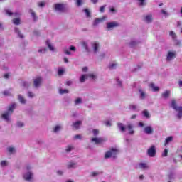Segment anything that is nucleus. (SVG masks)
Here are the masks:
<instances>
[{"mask_svg": "<svg viewBox=\"0 0 182 182\" xmlns=\"http://www.w3.org/2000/svg\"><path fill=\"white\" fill-rule=\"evenodd\" d=\"M16 103H13L8 107L7 111L2 114V118L6 122H11V115L14 113V110L16 109Z\"/></svg>", "mask_w": 182, "mask_h": 182, "instance_id": "nucleus-1", "label": "nucleus"}, {"mask_svg": "<svg viewBox=\"0 0 182 182\" xmlns=\"http://www.w3.org/2000/svg\"><path fill=\"white\" fill-rule=\"evenodd\" d=\"M53 9L55 12L64 14V12L68 11V5L65 3H55L53 6Z\"/></svg>", "mask_w": 182, "mask_h": 182, "instance_id": "nucleus-2", "label": "nucleus"}, {"mask_svg": "<svg viewBox=\"0 0 182 182\" xmlns=\"http://www.w3.org/2000/svg\"><path fill=\"white\" fill-rule=\"evenodd\" d=\"M119 149L111 148L105 154V159H117V154H119Z\"/></svg>", "mask_w": 182, "mask_h": 182, "instance_id": "nucleus-3", "label": "nucleus"}, {"mask_svg": "<svg viewBox=\"0 0 182 182\" xmlns=\"http://www.w3.org/2000/svg\"><path fill=\"white\" fill-rule=\"evenodd\" d=\"M90 51L93 55H97L100 52V43L99 41H92L90 43Z\"/></svg>", "mask_w": 182, "mask_h": 182, "instance_id": "nucleus-4", "label": "nucleus"}, {"mask_svg": "<svg viewBox=\"0 0 182 182\" xmlns=\"http://www.w3.org/2000/svg\"><path fill=\"white\" fill-rule=\"evenodd\" d=\"M177 58V51L174 50H169L167 51L166 55V62H171L172 60H174Z\"/></svg>", "mask_w": 182, "mask_h": 182, "instance_id": "nucleus-5", "label": "nucleus"}, {"mask_svg": "<svg viewBox=\"0 0 182 182\" xmlns=\"http://www.w3.org/2000/svg\"><path fill=\"white\" fill-rule=\"evenodd\" d=\"M120 26V24L117 21L107 22L106 23V29L107 31H113L114 28Z\"/></svg>", "mask_w": 182, "mask_h": 182, "instance_id": "nucleus-6", "label": "nucleus"}, {"mask_svg": "<svg viewBox=\"0 0 182 182\" xmlns=\"http://www.w3.org/2000/svg\"><path fill=\"white\" fill-rule=\"evenodd\" d=\"M107 19V16H103L101 18H97L94 20L92 23V26L96 27L98 26L99 23H102V22H105Z\"/></svg>", "mask_w": 182, "mask_h": 182, "instance_id": "nucleus-7", "label": "nucleus"}, {"mask_svg": "<svg viewBox=\"0 0 182 182\" xmlns=\"http://www.w3.org/2000/svg\"><path fill=\"white\" fill-rule=\"evenodd\" d=\"M43 79L41 77H37L33 80V87L35 89H39L42 86Z\"/></svg>", "mask_w": 182, "mask_h": 182, "instance_id": "nucleus-8", "label": "nucleus"}, {"mask_svg": "<svg viewBox=\"0 0 182 182\" xmlns=\"http://www.w3.org/2000/svg\"><path fill=\"white\" fill-rule=\"evenodd\" d=\"M23 177L26 181H31L33 178V172L32 171H28L24 173Z\"/></svg>", "mask_w": 182, "mask_h": 182, "instance_id": "nucleus-9", "label": "nucleus"}, {"mask_svg": "<svg viewBox=\"0 0 182 182\" xmlns=\"http://www.w3.org/2000/svg\"><path fill=\"white\" fill-rule=\"evenodd\" d=\"M106 141V139L102 138V137H92L91 139V143H95V144H102V143H105Z\"/></svg>", "mask_w": 182, "mask_h": 182, "instance_id": "nucleus-10", "label": "nucleus"}, {"mask_svg": "<svg viewBox=\"0 0 182 182\" xmlns=\"http://www.w3.org/2000/svg\"><path fill=\"white\" fill-rule=\"evenodd\" d=\"M156 146L152 145L149 149L147 150V154L149 157H156Z\"/></svg>", "mask_w": 182, "mask_h": 182, "instance_id": "nucleus-11", "label": "nucleus"}, {"mask_svg": "<svg viewBox=\"0 0 182 182\" xmlns=\"http://www.w3.org/2000/svg\"><path fill=\"white\" fill-rule=\"evenodd\" d=\"M70 50L71 52H76V47H75L73 46H70L68 48H63V52L65 55H72V53L70 52Z\"/></svg>", "mask_w": 182, "mask_h": 182, "instance_id": "nucleus-12", "label": "nucleus"}, {"mask_svg": "<svg viewBox=\"0 0 182 182\" xmlns=\"http://www.w3.org/2000/svg\"><path fill=\"white\" fill-rule=\"evenodd\" d=\"M170 96H171V91L168 90H165L161 95V97L163 99V100H167L168 99H170Z\"/></svg>", "mask_w": 182, "mask_h": 182, "instance_id": "nucleus-13", "label": "nucleus"}, {"mask_svg": "<svg viewBox=\"0 0 182 182\" xmlns=\"http://www.w3.org/2000/svg\"><path fill=\"white\" fill-rule=\"evenodd\" d=\"M66 168L68 170H75V168H77V162L69 161L66 165Z\"/></svg>", "mask_w": 182, "mask_h": 182, "instance_id": "nucleus-14", "label": "nucleus"}, {"mask_svg": "<svg viewBox=\"0 0 182 182\" xmlns=\"http://www.w3.org/2000/svg\"><path fill=\"white\" fill-rule=\"evenodd\" d=\"M63 129V125L62 124H56L53 127V132L58 134Z\"/></svg>", "mask_w": 182, "mask_h": 182, "instance_id": "nucleus-15", "label": "nucleus"}, {"mask_svg": "<svg viewBox=\"0 0 182 182\" xmlns=\"http://www.w3.org/2000/svg\"><path fill=\"white\" fill-rule=\"evenodd\" d=\"M144 22L146 23H151L153 22V14H150L144 16Z\"/></svg>", "mask_w": 182, "mask_h": 182, "instance_id": "nucleus-16", "label": "nucleus"}, {"mask_svg": "<svg viewBox=\"0 0 182 182\" xmlns=\"http://www.w3.org/2000/svg\"><path fill=\"white\" fill-rule=\"evenodd\" d=\"M144 133H145V134H153L154 129L151 126H147L144 128Z\"/></svg>", "mask_w": 182, "mask_h": 182, "instance_id": "nucleus-17", "label": "nucleus"}, {"mask_svg": "<svg viewBox=\"0 0 182 182\" xmlns=\"http://www.w3.org/2000/svg\"><path fill=\"white\" fill-rule=\"evenodd\" d=\"M137 167L141 170H149L150 168V167L146 162H140L139 164H138Z\"/></svg>", "mask_w": 182, "mask_h": 182, "instance_id": "nucleus-18", "label": "nucleus"}, {"mask_svg": "<svg viewBox=\"0 0 182 182\" xmlns=\"http://www.w3.org/2000/svg\"><path fill=\"white\" fill-rule=\"evenodd\" d=\"M139 99L141 100H144V99L147 98V93L142 89H139Z\"/></svg>", "mask_w": 182, "mask_h": 182, "instance_id": "nucleus-19", "label": "nucleus"}, {"mask_svg": "<svg viewBox=\"0 0 182 182\" xmlns=\"http://www.w3.org/2000/svg\"><path fill=\"white\" fill-rule=\"evenodd\" d=\"M17 99L19 102V103H21V105H26V102H28V100L26 99L25 97H23V95L18 94L17 95Z\"/></svg>", "mask_w": 182, "mask_h": 182, "instance_id": "nucleus-20", "label": "nucleus"}, {"mask_svg": "<svg viewBox=\"0 0 182 182\" xmlns=\"http://www.w3.org/2000/svg\"><path fill=\"white\" fill-rule=\"evenodd\" d=\"M4 13H5L6 15H8V16H19L21 15L20 13H18V12L13 13L9 9L4 10Z\"/></svg>", "mask_w": 182, "mask_h": 182, "instance_id": "nucleus-21", "label": "nucleus"}, {"mask_svg": "<svg viewBox=\"0 0 182 182\" xmlns=\"http://www.w3.org/2000/svg\"><path fill=\"white\" fill-rule=\"evenodd\" d=\"M6 150L9 154H15L16 153V148L14 145L7 147Z\"/></svg>", "mask_w": 182, "mask_h": 182, "instance_id": "nucleus-22", "label": "nucleus"}, {"mask_svg": "<svg viewBox=\"0 0 182 182\" xmlns=\"http://www.w3.org/2000/svg\"><path fill=\"white\" fill-rule=\"evenodd\" d=\"M117 128H118V130H119V132H122V133H124L127 129V127L124 126V124L122 122L117 123Z\"/></svg>", "mask_w": 182, "mask_h": 182, "instance_id": "nucleus-23", "label": "nucleus"}, {"mask_svg": "<svg viewBox=\"0 0 182 182\" xmlns=\"http://www.w3.org/2000/svg\"><path fill=\"white\" fill-rule=\"evenodd\" d=\"M29 14L31 15V18L34 21V22H36L38 21V16H36V13L33 9H30L28 11Z\"/></svg>", "mask_w": 182, "mask_h": 182, "instance_id": "nucleus-24", "label": "nucleus"}, {"mask_svg": "<svg viewBox=\"0 0 182 182\" xmlns=\"http://www.w3.org/2000/svg\"><path fill=\"white\" fill-rule=\"evenodd\" d=\"M171 107L173 109V110H177L178 107H177V100L176 99L171 100Z\"/></svg>", "mask_w": 182, "mask_h": 182, "instance_id": "nucleus-25", "label": "nucleus"}, {"mask_svg": "<svg viewBox=\"0 0 182 182\" xmlns=\"http://www.w3.org/2000/svg\"><path fill=\"white\" fill-rule=\"evenodd\" d=\"M140 43V41H136V40H132L129 43V48H136L137 45Z\"/></svg>", "mask_w": 182, "mask_h": 182, "instance_id": "nucleus-26", "label": "nucleus"}, {"mask_svg": "<svg viewBox=\"0 0 182 182\" xmlns=\"http://www.w3.org/2000/svg\"><path fill=\"white\" fill-rule=\"evenodd\" d=\"M81 125H82V121H77L73 123L72 127H73V129H75V130H77Z\"/></svg>", "mask_w": 182, "mask_h": 182, "instance_id": "nucleus-27", "label": "nucleus"}, {"mask_svg": "<svg viewBox=\"0 0 182 182\" xmlns=\"http://www.w3.org/2000/svg\"><path fill=\"white\" fill-rule=\"evenodd\" d=\"M133 124H129L126 129H127V130L129 131V134H134V130L133 129Z\"/></svg>", "mask_w": 182, "mask_h": 182, "instance_id": "nucleus-28", "label": "nucleus"}, {"mask_svg": "<svg viewBox=\"0 0 182 182\" xmlns=\"http://www.w3.org/2000/svg\"><path fill=\"white\" fill-rule=\"evenodd\" d=\"M14 31L16 33H17L18 36L21 39H23V38H25V36L21 32V30H19L17 27L14 28Z\"/></svg>", "mask_w": 182, "mask_h": 182, "instance_id": "nucleus-29", "label": "nucleus"}, {"mask_svg": "<svg viewBox=\"0 0 182 182\" xmlns=\"http://www.w3.org/2000/svg\"><path fill=\"white\" fill-rule=\"evenodd\" d=\"M83 103V100L81 97H77L74 100V106H79V105H82Z\"/></svg>", "mask_w": 182, "mask_h": 182, "instance_id": "nucleus-30", "label": "nucleus"}, {"mask_svg": "<svg viewBox=\"0 0 182 182\" xmlns=\"http://www.w3.org/2000/svg\"><path fill=\"white\" fill-rule=\"evenodd\" d=\"M46 45L51 52H55V47H53V45H52V43H50V41H46Z\"/></svg>", "mask_w": 182, "mask_h": 182, "instance_id": "nucleus-31", "label": "nucleus"}, {"mask_svg": "<svg viewBox=\"0 0 182 182\" xmlns=\"http://www.w3.org/2000/svg\"><path fill=\"white\" fill-rule=\"evenodd\" d=\"M73 150H75L73 145H68L65 149V151L68 154L71 153Z\"/></svg>", "mask_w": 182, "mask_h": 182, "instance_id": "nucleus-32", "label": "nucleus"}, {"mask_svg": "<svg viewBox=\"0 0 182 182\" xmlns=\"http://www.w3.org/2000/svg\"><path fill=\"white\" fill-rule=\"evenodd\" d=\"M87 79H89V77H87V74H83L82 76L80 77V83H85Z\"/></svg>", "mask_w": 182, "mask_h": 182, "instance_id": "nucleus-33", "label": "nucleus"}, {"mask_svg": "<svg viewBox=\"0 0 182 182\" xmlns=\"http://www.w3.org/2000/svg\"><path fill=\"white\" fill-rule=\"evenodd\" d=\"M9 162L7 160H2L0 161V166L3 168L5 167H8Z\"/></svg>", "mask_w": 182, "mask_h": 182, "instance_id": "nucleus-34", "label": "nucleus"}, {"mask_svg": "<svg viewBox=\"0 0 182 182\" xmlns=\"http://www.w3.org/2000/svg\"><path fill=\"white\" fill-rule=\"evenodd\" d=\"M16 127L18 129H22V127H25V123L22 121H17L16 123Z\"/></svg>", "mask_w": 182, "mask_h": 182, "instance_id": "nucleus-35", "label": "nucleus"}, {"mask_svg": "<svg viewBox=\"0 0 182 182\" xmlns=\"http://www.w3.org/2000/svg\"><path fill=\"white\" fill-rule=\"evenodd\" d=\"M176 112H178L177 114L178 119H181L182 118V107L180 106L176 110Z\"/></svg>", "mask_w": 182, "mask_h": 182, "instance_id": "nucleus-36", "label": "nucleus"}, {"mask_svg": "<svg viewBox=\"0 0 182 182\" xmlns=\"http://www.w3.org/2000/svg\"><path fill=\"white\" fill-rule=\"evenodd\" d=\"M173 136H168L165 139V143H164V146H167L168 144H170V143H171V141H173Z\"/></svg>", "mask_w": 182, "mask_h": 182, "instance_id": "nucleus-37", "label": "nucleus"}, {"mask_svg": "<svg viewBox=\"0 0 182 182\" xmlns=\"http://www.w3.org/2000/svg\"><path fill=\"white\" fill-rule=\"evenodd\" d=\"M59 95H68V93H69V90L68 89H59L58 90Z\"/></svg>", "mask_w": 182, "mask_h": 182, "instance_id": "nucleus-38", "label": "nucleus"}, {"mask_svg": "<svg viewBox=\"0 0 182 182\" xmlns=\"http://www.w3.org/2000/svg\"><path fill=\"white\" fill-rule=\"evenodd\" d=\"M87 75L88 78L90 77V79H92L93 80H96V79H97V75H96V73H88Z\"/></svg>", "mask_w": 182, "mask_h": 182, "instance_id": "nucleus-39", "label": "nucleus"}, {"mask_svg": "<svg viewBox=\"0 0 182 182\" xmlns=\"http://www.w3.org/2000/svg\"><path fill=\"white\" fill-rule=\"evenodd\" d=\"M169 36L172 38L173 41L177 39V34H176V32L173 31H169Z\"/></svg>", "mask_w": 182, "mask_h": 182, "instance_id": "nucleus-40", "label": "nucleus"}, {"mask_svg": "<svg viewBox=\"0 0 182 182\" xmlns=\"http://www.w3.org/2000/svg\"><path fill=\"white\" fill-rule=\"evenodd\" d=\"M82 47L86 50V52H90V48H89V45L86 42H82Z\"/></svg>", "mask_w": 182, "mask_h": 182, "instance_id": "nucleus-41", "label": "nucleus"}, {"mask_svg": "<svg viewBox=\"0 0 182 182\" xmlns=\"http://www.w3.org/2000/svg\"><path fill=\"white\" fill-rule=\"evenodd\" d=\"M149 87H151L154 92H159V90H160V88H159V87H156L154 83H151L149 85Z\"/></svg>", "mask_w": 182, "mask_h": 182, "instance_id": "nucleus-42", "label": "nucleus"}, {"mask_svg": "<svg viewBox=\"0 0 182 182\" xmlns=\"http://www.w3.org/2000/svg\"><path fill=\"white\" fill-rule=\"evenodd\" d=\"M83 12H85L87 18H92V14H91L90 10H89V9H85L83 10Z\"/></svg>", "mask_w": 182, "mask_h": 182, "instance_id": "nucleus-43", "label": "nucleus"}, {"mask_svg": "<svg viewBox=\"0 0 182 182\" xmlns=\"http://www.w3.org/2000/svg\"><path fill=\"white\" fill-rule=\"evenodd\" d=\"M161 14L164 15V18H168L170 16V13L164 9L161 10Z\"/></svg>", "mask_w": 182, "mask_h": 182, "instance_id": "nucleus-44", "label": "nucleus"}, {"mask_svg": "<svg viewBox=\"0 0 182 182\" xmlns=\"http://www.w3.org/2000/svg\"><path fill=\"white\" fill-rule=\"evenodd\" d=\"M31 86V82L24 81L21 84V87H24L25 89H28Z\"/></svg>", "mask_w": 182, "mask_h": 182, "instance_id": "nucleus-45", "label": "nucleus"}, {"mask_svg": "<svg viewBox=\"0 0 182 182\" xmlns=\"http://www.w3.org/2000/svg\"><path fill=\"white\" fill-rule=\"evenodd\" d=\"M12 22H13V23H14V25H16V26L21 25V18H14V19L12 20Z\"/></svg>", "mask_w": 182, "mask_h": 182, "instance_id": "nucleus-46", "label": "nucleus"}, {"mask_svg": "<svg viewBox=\"0 0 182 182\" xmlns=\"http://www.w3.org/2000/svg\"><path fill=\"white\" fill-rule=\"evenodd\" d=\"M129 109L131 110H134V112H139V106L137 105H129Z\"/></svg>", "mask_w": 182, "mask_h": 182, "instance_id": "nucleus-47", "label": "nucleus"}, {"mask_svg": "<svg viewBox=\"0 0 182 182\" xmlns=\"http://www.w3.org/2000/svg\"><path fill=\"white\" fill-rule=\"evenodd\" d=\"M142 113L144 117H146V119H150V113L149 112V111H147V109H144Z\"/></svg>", "mask_w": 182, "mask_h": 182, "instance_id": "nucleus-48", "label": "nucleus"}, {"mask_svg": "<svg viewBox=\"0 0 182 182\" xmlns=\"http://www.w3.org/2000/svg\"><path fill=\"white\" fill-rule=\"evenodd\" d=\"M100 174V172H99V171H92V172H90V177H97V176H99Z\"/></svg>", "mask_w": 182, "mask_h": 182, "instance_id": "nucleus-49", "label": "nucleus"}, {"mask_svg": "<svg viewBox=\"0 0 182 182\" xmlns=\"http://www.w3.org/2000/svg\"><path fill=\"white\" fill-rule=\"evenodd\" d=\"M39 8H45L46 5V1H40L37 4Z\"/></svg>", "mask_w": 182, "mask_h": 182, "instance_id": "nucleus-50", "label": "nucleus"}, {"mask_svg": "<svg viewBox=\"0 0 182 182\" xmlns=\"http://www.w3.org/2000/svg\"><path fill=\"white\" fill-rule=\"evenodd\" d=\"M119 66V64L117 63H112L109 65V69H116Z\"/></svg>", "mask_w": 182, "mask_h": 182, "instance_id": "nucleus-51", "label": "nucleus"}, {"mask_svg": "<svg viewBox=\"0 0 182 182\" xmlns=\"http://www.w3.org/2000/svg\"><path fill=\"white\" fill-rule=\"evenodd\" d=\"M38 53H46L48 52V48H41L38 49Z\"/></svg>", "mask_w": 182, "mask_h": 182, "instance_id": "nucleus-52", "label": "nucleus"}, {"mask_svg": "<svg viewBox=\"0 0 182 182\" xmlns=\"http://www.w3.org/2000/svg\"><path fill=\"white\" fill-rule=\"evenodd\" d=\"M85 4V0H76L77 6H82Z\"/></svg>", "mask_w": 182, "mask_h": 182, "instance_id": "nucleus-53", "label": "nucleus"}, {"mask_svg": "<svg viewBox=\"0 0 182 182\" xmlns=\"http://www.w3.org/2000/svg\"><path fill=\"white\" fill-rule=\"evenodd\" d=\"M176 46H181V41L178 40V39H176V40H173V41Z\"/></svg>", "mask_w": 182, "mask_h": 182, "instance_id": "nucleus-54", "label": "nucleus"}, {"mask_svg": "<svg viewBox=\"0 0 182 182\" xmlns=\"http://www.w3.org/2000/svg\"><path fill=\"white\" fill-rule=\"evenodd\" d=\"M28 97H30V99H33L35 97V94L31 91H28L27 93Z\"/></svg>", "mask_w": 182, "mask_h": 182, "instance_id": "nucleus-55", "label": "nucleus"}, {"mask_svg": "<svg viewBox=\"0 0 182 182\" xmlns=\"http://www.w3.org/2000/svg\"><path fill=\"white\" fill-rule=\"evenodd\" d=\"M92 134L95 137H97V136L99 135V129H93Z\"/></svg>", "mask_w": 182, "mask_h": 182, "instance_id": "nucleus-56", "label": "nucleus"}, {"mask_svg": "<svg viewBox=\"0 0 182 182\" xmlns=\"http://www.w3.org/2000/svg\"><path fill=\"white\" fill-rule=\"evenodd\" d=\"M105 9H106V5L100 6L99 9L100 14H103L105 12Z\"/></svg>", "mask_w": 182, "mask_h": 182, "instance_id": "nucleus-57", "label": "nucleus"}, {"mask_svg": "<svg viewBox=\"0 0 182 182\" xmlns=\"http://www.w3.org/2000/svg\"><path fill=\"white\" fill-rule=\"evenodd\" d=\"M117 85L119 86V87H122L123 86V84L119 79H117Z\"/></svg>", "mask_w": 182, "mask_h": 182, "instance_id": "nucleus-58", "label": "nucleus"}, {"mask_svg": "<svg viewBox=\"0 0 182 182\" xmlns=\"http://www.w3.org/2000/svg\"><path fill=\"white\" fill-rule=\"evenodd\" d=\"M2 93L4 96H11V92L9 90H5Z\"/></svg>", "mask_w": 182, "mask_h": 182, "instance_id": "nucleus-59", "label": "nucleus"}, {"mask_svg": "<svg viewBox=\"0 0 182 182\" xmlns=\"http://www.w3.org/2000/svg\"><path fill=\"white\" fill-rule=\"evenodd\" d=\"M168 154V149H165L164 151V152L162 153V156L163 157H167Z\"/></svg>", "mask_w": 182, "mask_h": 182, "instance_id": "nucleus-60", "label": "nucleus"}, {"mask_svg": "<svg viewBox=\"0 0 182 182\" xmlns=\"http://www.w3.org/2000/svg\"><path fill=\"white\" fill-rule=\"evenodd\" d=\"M174 178H175L174 173H171L168 175V179H169V180H174Z\"/></svg>", "mask_w": 182, "mask_h": 182, "instance_id": "nucleus-61", "label": "nucleus"}, {"mask_svg": "<svg viewBox=\"0 0 182 182\" xmlns=\"http://www.w3.org/2000/svg\"><path fill=\"white\" fill-rule=\"evenodd\" d=\"M63 73H65V70H63V69H58V75L59 76H62V75H63Z\"/></svg>", "mask_w": 182, "mask_h": 182, "instance_id": "nucleus-62", "label": "nucleus"}, {"mask_svg": "<svg viewBox=\"0 0 182 182\" xmlns=\"http://www.w3.org/2000/svg\"><path fill=\"white\" fill-rule=\"evenodd\" d=\"M109 12H111V14H116V12H117L116 9L113 8V7L110 8Z\"/></svg>", "mask_w": 182, "mask_h": 182, "instance_id": "nucleus-63", "label": "nucleus"}, {"mask_svg": "<svg viewBox=\"0 0 182 182\" xmlns=\"http://www.w3.org/2000/svg\"><path fill=\"white\" fill-rule=\"evenodd\" d=\"M57 176H63V171L58 170L56 171Z\"/></svg>", "mask_w": 182, "mask_h": 182, "instance_id": "nucleus-64", "label": "nucleus"}]
</instances>
